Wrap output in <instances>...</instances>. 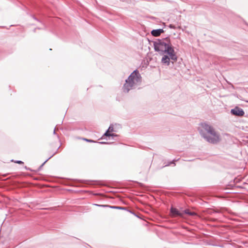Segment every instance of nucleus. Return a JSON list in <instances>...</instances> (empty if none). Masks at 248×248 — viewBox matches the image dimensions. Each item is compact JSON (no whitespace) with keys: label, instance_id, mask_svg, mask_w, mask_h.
<instances>
[{"label":"nucleus","instance_id":"nucleus-8","mask_svg":"<svg viewBox=\"0 0 248 248\" xmlns=\"http://www.w3.org/2000/svg\"><path fill=\"white\" fill-rule=\"evenodd\" d=\"M185 213L192 216H197V214L196 213L194 212H191L189 210H185Z\"/></svg>","mask_w":248,"mask_h":248},{"label":"nucleus","instance_id":"nucleus-3","mask_svg":"<svg viewBox=\"0 0 248 248\" xmlns=\"http://www.w3.org/2000/svg\"><path fill=\"white\" fill-rule=\"evenodd\" d=\"M140 82V77L137 71H134L126 80L124 85V91L127 93L132 88Z\"/></svg>","mask_w":248,"mask_h":248},{"label":"nucleus","instance_id":"nucleus-4","mask_svg":"<svg viewBox=\"0 0 248 248\" xmlns=\"http://www.w3.org/2000/svg\"><path fill=\"white\" fill-rule=\"evenodd\" d=\"M231 113L235 116H243L245 113L243 110L238 107H236L234 108L231 110Z\"/></svg>","mask_w":248,"mask_h":248},{"label":"nucleus","instance_id":"nucleus-12","mask_svg":"<svg viewBox=\"0 0 248 248\" xmlns=\"http://www.w3.org/2000/svg\"><path fill=\"white\" fill-rule=\"evenodd\" d=\"M170 28H172V29H175V27H174V25H172V24H170Z\"/></svg>","mask_w":248,"mask_h":248},{"label":"nucleus","instance_id":"nucleus-9","mask_svg":"<svg viewBox=\"0 0 248 248\" xmlns=\"http://www.w3.org/2000/svg\"><path fill=\"white\" fill-rule=\"evenodd\" d=\"M116 136V135H115L113 134H111L109 132H108V130L107 131V132L104 134L103 136H107V137H110V136Z\"/></svg>","mask_w":248,"mask_h":248},{"label":"nucleus","instance_id":"nucleus-5","mask_svg":"<svg viewBox=\"0 0 248 248\" xmlns=\"http://www.w3.org/2000/svg\"><path fill=\"white\" fill-rule=\"evenodd\" d=\"M170 215L172 217H175L177 216L183 217V213L180 212L175 208L171 207L170 209Z\"/></svg>","mask_w":248,"mask_h":248},{"label":"nucleus","instance_id":"nucleus-1","mask_svg":"<svg viewBox=\"0 0 248 248\" xmlns=\"http://www.w3.org/2000/svg\"><path fill=\"white\" fill-rule=\"evenodd\" d=\"M155 49L157 51L167 52L171 59L176 61L177 59L174 49L171 46L170 39L166 38L162 40H158L154 43Z\"/></svg>","mask_w":248,"mask_h":248},{"label":"nucleus","instance_id":"nucleus-13","mask_svg":"<svg viewBox=\"0 0 248 248\" xmlns=\"http://www.w3.org/2000/svg\"><path fill=\"white\" fill-rule=\"evenodd\" d=\"M84 140H86L87 141H89V142H92L93 141V140H88V139H84Z\"/></svg>","mask_w":248,"mask_h":248},{"label":"nucleus","instance_id":"nucleus-6","mask_svg":"<svg viewBox=\"0 0 248 248\" xmlns=\"http://www.w3.org/2000/svg\"><path fill=\"white\" fill-rule=\"evenodd\" d=\"M164 32V30L162 29L158 30H154L151 31V34L153 36L155 37L159 36L161 33Z\"/></svg>","mask_w":248,"mask_h":248},{"label":"nucleus","instance_id":"nucleus-7","mask_svg":"<svg viewBox=\"0 0 248 248\" xmlns=\"http://www.w3.org/2000/svg\"><path fill=\"white\" fill-rule=\"evenodd\" d=\"M170 59H171L170 56H166V55H164L162 58V60H161V61L163 63H165L167 65H169L170 64Z\"/></svg>","mask_w":248,"mask_h":248},{"label":"nucleus","instance_id":"nucleus-11","mask_svg":"<svg viewBox=\"0 0 248 248\" xmlns=\"http://www.w3.org/2000/svg\"><path fill=\"white\" fill-rule=\"evenodd\" d=\"M16 163L19 164H23V162L21 161H16Z\"/></svg>","mask_w":248,"mask_h":248},{"label":"nucleus","instance_id":"nucleus-10","mask_svg":"<svg viewBox=\"0 0 248 248\" xmlns=\"http://www.w3.org/2000/svg\"><path fill=\"white\" fill-rule=\"evenodd\" d=\"M108 132H109L110 133V132H112L114 130V129H113V127L112 126H110L108 130Z\"/></svg>","mask_w":248,"mask_h":248},{"label":"nucleus","instance_id":"nucleus-2","mask_svg":"<svg viewBox=\"0 0 248 248\" xmlns=\"http://www.w3.org/2000/svg\"><path fill=\"white\" fill-rule=\"evenodd\" d=\"M202 126L204 130L202 136L207 141L215 144L220 141L219 135L216 133L212 127L206 124H202Z\"/></svg>","mask_w":248,"mask_h":248}]
</instances>
